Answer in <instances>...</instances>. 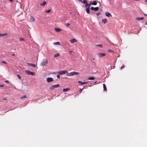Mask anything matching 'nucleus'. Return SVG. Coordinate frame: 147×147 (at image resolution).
<instances>
[{
  "instance_id": "nucleus-1",
  "label": "nucleus",
  "mask_w": 147,
  "mask_h": 147,
  "mask_svg": "<svg viewBox=\"0 0 147 147\" xmlns=\"http://www.w3.org/2000/svg\"><path fill=\"white\" fill-rule=\"evenodd\" d=\"M48 61L47 59H44L43 60L41 61L40 63V66H46L47 64L48 63Z\"/></svg>"
},
{
  "instance_id": "nucleus-2",
  "label": "nucleus",
  "mask_w": 147,
  "mask_h": 147,
  "mask_svg": "<svg viewBox=\"0 0 147 147\" xmlns=\"http://www.w3.org/2000/svg\"><path fill=\"white\" fill-rule=\"evenodd\" d=\"M79 74V73L76 72L75 71H73L70 72L69 73H68L66 74L67 76H69L74 75H78Z\"/></svg>"
},
{
  "instance_id": "nucleus-3",
  "label": "nucleus",
  "mask_w": 147,
  "mask_h": 147,
  "mask_svg": "<svg viewBox=\"0 0 147 147\" xmlns=\"http://www.w3.org/2000/svg\"><path fill=\"white\" fill-rule=\"evenodd\" d=\"M60 86V85L59 84H57V85H53L51 86L50 88V90H53L55 88H58Z\"/></svg>"
},
{
  "instance_id": "nucleus-4",
  "label": "nucleus",
  "mask_w": 147,
  "mask_h": 147,
  "mask_svg": "<svg viewBox=\"0 0 147 147\" xmlns=\"http://www.w3.org/2000/svg\"><path fill=\"white\" fill-rule=\"evenodd\" d=\"M26 73L28 75H30L34 76L35 75V73L34 72H31L29 70H26L25 71Z\"/></svg>"
},
{
  "instance_id": "nucleus-5",
  "label": "nucleus",
  "mask_w": 147,
  "mask_h": 147,
  "mask_svg": "<svg viewBox=\"0 0 147 147\" xmlns=\"http://www.w3.org/2000/svg\"><path fill=\"white\" fill-rule=\"evenodd\" d=\"M67 73V71L66 70L61 71H59L58 74L59 75H62L63 74H65Z\"/></svg>"
},
{
  "instance_id": "nucleus-6",
  "label": "nucleus",
  "mask_w": 147,
  "mask_h": 147,
  "mask_svg": "<svg viewBox=\"0 0 147 147\" xmlns=\"http://www.w3.org/2000/svg\"><path fill=\"white\" fill-rule=\"evenodd\" d=\"M47 82L49 83L53 81V78L51 77H49L47 78Z\"/></svg>"
},
{
  "instance_id": "nucleus-7",
  "label": "nucleus",
  "mask_w": 147,
  "mask_h": 147,
  "mask_svg": "<svg viewBox=\"0 0 147 147\" xmlns=\"http://www.w3.org/2000/svg\"><path fill=\"white\" fill-rule=\"evenodd\" d=\"M99 8L98 7H92L90 9L92 10H94V11H97L98 9Z\"/></svg>"
},
{
  "instance_id": "nucleus-8",
  "label": "nucleus",
  "mask_w": 147,
  "mask_h": 147,
  "mask_svg": "<svg viewBox=\"0 0 147 147\" xmlns=\"http://www.w3.org/2000/svg\"><path fill=\"white\" fill-rule=\"evenodd\" d=\"M27 64L28 66H31V67H35L36 66L35 64H33L31 63H27Z\"/></svg>"
},
{
  "instance_id": "nucleus-9",
  "label": "nucleus",
  "mask_w": 147,
  "mask_h": 147,
  "mask_svg": "<svg viewBox=\"0 0 147 147\" xmlns=\"http://www.w3.org/2000/svg\"><path fill=\"white\" fill-rule=\"evenodd\" d=\"M97 55L100 57H102L105 55V54L104 53H98Z\"/></svg>"
},
{
  "instance_id": "nucleus-10",
  "label": "nucleus",
  "mask_w": 147,
  "mask_h": 147,
  "mask_svg": "<svg viewBox=\"0 0 147 147\" xmlns=\"http://www.w3.org/2000/svg\"><path fill=\"white\" fill-rule=\"evenodd\" d=\"M30 20L31 22H34L35 21L34 18L32 16H31L30 18Z\"/></svg>"
},
{
  "instance_id": "nucleus-11",
  "label": "nucleus",
  "mask_w": 147,
  "mask_h": 147,
  "mask_svg": "<svg viewBox=\"0 0 147 147\" xmlns=\"http://www.w3.org/2000/svg\"><path fill=\"white\" fill-rule=\"evenodd\" d=\"M144 17H140V18H136V20H137L139 21V20H144Z\"/></svg>"
},
{
  "instance_id": "nucleus-12",
  "label": "nucleus",
  "mask_w": 147,
  "mask_h": 147,
  "mask_svg": "<svg viewBox=\"0 0 147 147\" xmlns=\"http://www.w3.org/2000/svg\"><path fill=\"white\" fill-rule=\"evenodd\" d=\"M105 15L109 17L112 16L111 14L109 12H106L105 13Z\"/></svg>"
},
{
  "instance_id": "nucleus-13",
  "label": "nucleus",
  "mask_w": 147,
  "mask_h": 147,
  "mask_svg": "<svg viewBox=\"0 0 147 147\" xmlns=\"http://www.w3.org/2000/svg\"><path fill=\"white\" fill-rule=\"evenodd\" d=\"M76 40L75 38H74L70 40V42L71 43H73L74 42H76Z\"/></svg>"
},
{
  "instance_id": "nucleus-14",
  "label": "nucleus",
  "mask_w": 147,
  "mask_h": 147,
  "mask_svg": "<svg viewBox=\"0 0 147 147\" xmlns=\"http://www.w3.org/2000/svg\"><path fill=\"white\" fill-rule=\"evenodd\" d=\"M78 83H80V84L81 85H82V84H87V82H82L81 81H78Z\"/></svg>"
},
{
  "instance_id": "nucleus-15",
  "label": "nucleus",
  "mask_w": 147,
  "mask_h": 147,
  "mask_svg": "<svg viewBox=\"0 0 147 147\" xmlns=\"http://www.w3.org/2000/svg\"><path fill=\"white\" fill-rule=\"evenodd\" d=\"M46 4V2L45 1H44L43 2L40 4V5L42 6H45Z\"/></svg>"
},
{
  "instance_id": "nucleus-16",
  "label": "nucleus",
  "mask_w": 147,
  "mask_h": 147,
  "mask_svg": "<svg viewBox=\"0 0 147 147\" xmlns=\"http://www.w3.org/2000/svg\"><path fill=\"white\" fill-rule=\"evenodd\" d=\"M55 31L57 32H59L61 31V29L60 28H55Z\"/></svg>"
},
{
  "instance_id": "nucleus-17",
  "label": "nucleus",
  "mask_w": 147,
  "mask_h": 147,
  "mask_svg": "<svg viewBox=\"0 0 147 147\" xmlns=\"http://www.w3.org/2000/svg\"><path fill=\"white\" fill-rule=\"evenodd\" d=\"M86 11L87 13H90L89 8L87 7L86 9Z\"/></svg>"
},
{
  "instance_id": "nucleus-18",
  "label": "nucleus",
  "mask_w": 147,
  "mask_h": 147,
  "mask_svg": "<svg viewBox=\"0 0 147 147\" xmlns=\"http://www.w3.org/2000/svg\"><path fill=\"white\" fill-rule=\"evenodd\" d=\"M53 44L54 45H60V43L59 42H54Z\"/></svg>"
},
{
  "instance_id": "nucleus-19",
  "label": "nucleus",
  "mask_w": 147,
  "mask_h": 147,
  "mask_svg": "<svg viewBox=\"0 0 147 147\" xmlns=\"http://www.w3.org/2000/svg\"><path fill=\"white\" fill-rule=\"evenodd\" d=\"M103 89L105 91H107L106 87V85L105 84H103Z\"/></svg>"
},
{
  "instance_id": "nucleus-20",
  "label": "nucleus",
  "mask_w": 147,
  "mask_h": 147,
  "mask_svg": "<svg viewBox=\"0 0 147 147\" xmlns=\"http://www.w3.org/2000/svg\"><path fill=\"white\" fill-rule=\"evenodd\" d=\"M70 90V89L69 88H65V89L64 88V89H63V91L64 92H66L67 91L69 90Z\"/></svg>"
},
{
  "instance_id": "nucleus-21",
  "label": "nucleus",
  "mask_w": 147,
  "mask_h": 147,
  "mask_svg": "<svg viewBox=\"0 0 147 147\" xmlns=\"http://www.w3.org/2000/svg\"><path fill=\"white\" fill-rule=\"evenodd\" d=\"M107 20L106 18L103 19L102 20V22L104 23H106L107 22Z\"/></svg>"
},
{
  "instance_id": "nucleus-22",
  "label": "nucleus",
  "mask_w": 147,
  "mask_h": 147,
  "mask_svg": "<svg viewBox=\"0 0 147 147\" xmlns=\"http://www.w3.org/2000/svg\"><path fill=\"white\" fill-rule=\"evenodd\" d=\"M7 35V33H4V34H3L0 33V36H5Z\"/></svg>"
},
{
  "instance_id": "nucleus-23",
  "label": "nucleus",
  "mask_w": 147,
  "mask_h": 147,
  "mask_svg": "<svg viewBox=\"0 0 147 147\" xmlns=\"http://www.w3.org/2000/svg\"><path fill=\"white\" fill-rule=\"evenodd\" d=\"M94 78L92 77H91L88 78V79L89 80H93Z\"/></svg>"
},
{
  "instance_id": "nucleus-24",
  "label": "nucleus",
  "mask_w": 147,
  "mask_h": 147,
  "mask_svg": "<svg viewBox=\"0 0 147 147\" xmlns=\"http://www.w3.org/2000/svg\"><path fill=\"white\" fill-rule=\"evenodd\" d=\"M91 4L92 5H95L97 4V2L96 1H94Z\"/></svg>"
},
{
  "instance_id": "nucleus-25",
  "label": "nucleus",
  "mask_w": 147,
  "mask_h": 147,
  "mask_svg": "<svg viewBox=\"0 0 147 147\" xmlns=\"http://www.w3.org/2000/svg\"><path fill=\"white\" fill-rule=\"evenodd\" d=\"M59 53H57L54 56L55 57H57L59 56Z\"/></svg>"
},
{
  "instance_id": "nucleus-26",
  "label": "nucleus",
  "mask_w": 147,
  "mask_h": 147,
  "mask_svg": "<svg viewBox=\"0 0 147 147\" xmlns=\"http://www.w3.org/2000/svg\"><path fill=\"white\" fill-rule=\"evenodd\" d=\"M51 11V9H48L45 11V12L47 13H50Z\"/></svg>"
},
{
  "instance_id": "nucleus-27",
  "label": "nucleus",
  "mask_w": 147,
  "mask_h": 147,
  "mask_svg": "<svg viewBox=\"0 0 147 147\" xmlns=\"http://www.w3.org/2000/svg\"><path fill=\"white\" fill-rule=\"evenodd\" d=\"M85 87H83V88L82 89H80L79 90V92H80V93H82V90L84 89V88Z\"/></svg>"
},
{
  "instance_id": "nucleus-28",
  "label": "nucleus",
  "mask_w": 147,
  "mask_h": 147,
  "mask_svg": "<svg viewBox=\"0 0 147 147\" xmlns=\"http://www.w3.org/2000/svg\"><path fill=\"white\" fill-rule=\"evenodd\" d=\"M27 98L26 96V95H24L23 96H22L21 97V99H22L23 98Z\"/></svg>"
},
{
  "instance_id": "nucleus-29",
  "label": "nucleus",
  "mask_w": 147,
  "mask_h": 147,
  "mask_svg": "<svg viewBox=\"0 0 147 147\" xmlns=\"http://www.w3.org/2000/svg\"><path fill=\"white\" fill-rule=\"evenodd\" d=\"M20 41H23L24 40V39L22 38H20Z\"/></svg>"
},
{
  "instance_id": "nucleus-30",
  "label": "nucleus",
  "mask_w": 147,
  "mask_h": 147,
  "mask_svg": "<svg viewBox=\"0 0 147 147\" xmlns=\"http://www.w3.org/2000/svg\"><path fill=\"white\" fill-rule=\"evenodd\" d=\"M108 51L109 52H112V53H114V51L113 50H111V49L109 50H108Z\"/></svg>"
},
{
  "instance_id": "nucleus-31",
  "label": "nucleus",
  "mask_w": 147,
  "mask_h": 147,
  "mask_svg": "<svg viewBox=\"0 0 147 147\" xmlns=\"http://www.w3.org/2000/svg\"><path fill=\"white\" fill-rule=\"evenodd\" d=\"M96 46L97 47H102V45H100V44L97 45Z\"/></svg>"
},
{
  "instance_id": "nucleus-32",
  "label": "nucleus",
  "mask_w": 147,
  "mask_h": 147,
  "mask_svg": "<svg viewBox=\"0 0 147 147\" xmlns=\"http://www.w3.org/2000/svg\"><path fill=\"white\" fill-rule=\"evenodd\" d=\"M17 76L18 77V78L20 79H21V77L20 76L19 74H17Z\"/></svg>"
},
{
  "instance_id": "nucleus-33",
  "label": "nucleus",
  "mask_w": 147,
  "mask_h": 147,
  "mask_svg": "<svg viewBox=\"0 0 147 147\" xmlns=\"http://www.w3.org/2000/svg\"><path fill=\"white\" fill-rule=\"evenodd\" d=\"M83 1L82 3H87V1H86V0H82Z\"/></svg>"
},
{
  "instance_id": "nucleus-34",
  "label": "nucleus",
  "mask_w": 147,
  "mask_h": 147,
  "mask_svg": "<svg viewBox=\"0 0 147 147\" xmlns=\"http://www.w3.org/2000/svg\"><path fill=\"white\" fill-rule=\"evenodd\" d=\"M86 4L85 5V7H88V4L87 3H85Z\"/></svg>"
},
{
  "instance_id": "nucleus-35",
  "label": "nucleus",
  "mask_w": 147,
  "mask_h": 147,
  "mask_svg": "<svg viewBox=\"0 0 147 147\" xmlns=\"http://www.w3.org/2000/svg\"><path fill=\"white\" fill-rule=\"evenodd\" d=\"M2 63H4L5 64H6L7 63L6 61H2Z\"/></svg>"
},
{
  "instance_id": "nucleus-36",
  "label": "nucleus",
  "mask_w": 147,
  "mask_h": 147,
  "mask_svg": "<svg viewBox=\"0 0 147 147\" xmlns=\"http://www.w3.org/2000/svg\"><path fill=\"white\" fill-rule=\"evenodd\" d=\"M124 68V65H122L120 69H123Z\"/></svg>"
},
{
  "instance_id": "nucleus-37",
  "label": "nucleus",
  "mask_w": 147,
  "mask_h": 147,
  "mask_svg": "<svg viewBox=\"0 0 147 147\" xmlns=\"http://www.w3.org/2000/svg\"><path fill=\"white\" fill-rule=\"evenodd\" d=\"M70 25L69 23H67L66 24V26L68 27Z\"/></svg>"
},
{
  "instance_id": "nucleus-38",
  "label": "nucleus",
  "mask_w": 147,
  "mask_h": 147,
  "mask_svg": "<svg viewBox=\"0 0 147 147\" xmlns=\"http://www.w3.org/2000/svg\"><path fill=\"white\" fill-rule=\"evenodd\" d=\"M100 13L99 12H98L96 13V15L97 16H98L99 15H100Z\"/></svg>"
},
{
  "instance_id": "nucleus-39",
  "label": "nucleus",
  "mask_w": 147,
  "mask_h": 147,
  "mask_svg": "<svg viewBox=\"0 0 147 147\" xmlns=\"http://www.w3.org/2000/svg\"><path fill=\"white\" fill-rule=\"evenodd\" d=\"M57 78H60V76L59 75H58L57 76Z\"/></svg>"
},
{
  "instance_id": "nucleus-40",
  "label": "nucleus",
  "mask_w": 147,
  "mask_h": 147,
  "mask_svg": "<svg viewBox=\"0 0 147 147\" xmlns=\"http://www.w3.org/2000/svg\"><path fill=\"white\" fill-rule=\"evenodd\" d=\"M91 4V3H90L89 4H88V7H87L89 8Z\"/></svg>"
},
{
  "instance_id": "nucleus-41",
  "label": "nucleus",
  "mask_w": 147,
  "mask_h": 147,
  "mask_svg": "<svg viewBox=\"0 0 147 147\" xmlns=\"http://www.w3.org/2000/svg\"><path fill=\"white\" fill-rule=\"evenodd\" d=\"M6 83H8L9 82V81L8 80H6L5 82Z\"/></svg>"
},
{
  "instance_id": "nucleus-42",
  "label": "nucleus",
  "mask_w": 147,
  "mask_h": 147,
  "mask_svg": "<svg viewBox=\"0 0 147 147\" xmlns=\"http://www.w3.org/2000/svg\"><path fill=\"white\" fill-rule=\"evenodd\" d=\"M0 86L1 87H3V85H0Z\"/></svg>"
},
{
  "instance_id": "nucleus-43",
  "label": "nucleus",
  "mask_w": 147,
  "mask_h": 147,
  "mask_svg": "<svg viewBox=\"0 0 147 147\" xmlns=\"http://www.w3.org/2000/svg\"><path fill=\"white\" fill-rule=\"evenodd\" d=\"M11 55H12V56H15V54H11Z\"/></svg>"
},
{
  "instance_id": "nucleus-44",
  "label": "nucleus",
  "mask_w": 147,
  "mask_h": 147,
  "mask_svg": "<svg viewBox=\"0 0 147 147\" xmlns=\"http://www.w3.org/2000/svg\"><path fill=\"white\" fill-rule=\"evenodd\" d=\"M3 99L4 100H7V99H6V98H3Z\"/></svg>"
},
{
  "instance_id": "nucleus-45",
  "label": "nucleus",
  "mask_w": 147,
  "mask_h": 147,
  "mask_svg": "<svg viewBox=\"0 0 147 147\" xmlns=\"http://www.w3.org/2000/svg\"><path fill=\"white\" fill-rule=\"evenodd\" d=\"M69 53H72V51H69Z\"/></svg>"
},
{
  "instance_id": "nucleus-46",
  "label": "nucleus",
  "mask_w": 147,
  "mask_h": 147,
  "mask_svg": "<svg viewBox=\"0 0 147 147\" xmlns=\"http://www.w3.org/2000/svg\"><path fill=\"white\" fill-rule=\"evenodd\" d=\"M9 0V1L11 2H12L13 1V0Z\"/></svg>"
},
{
  "instance_id": "nucleus-47",
  "label": "nucleus",
  "mask_w": 147,
  "mask_h": 147,
  "mask_svg": "<svg viewBox=\"0 0 147 147\" xmlns=\"http://www.w3.org/2000/svg\"><path fill=\"white\" fill-rule=\"evenodd\" d=\"M145 1L146 3H147V0H145Z\"/></svg>"
},
{
  "instance_id": "nucleus-48",
  "label": "nucleus",
  "mask_w": 147,
  "mask_h": 147,
  "mask_svg": "<svg viewBox=\"0 0 147 147\" xmlns=\"http://www.w3.org/2000/svg\"><path fill=\"white\" fill-rule=\"evenodd\" d=\"M78 0L80 1H82L81 0Z\"/></svg>"
},
{
  "instance_id": "nucleus-49",
  "label": "nucleus",
  "mask_w": 147,
  "mask_h": 147,
  "mask_svg": "<svg viewBox=\"0 0 147 147\" xmlns=\"http://www.w3.org/2000/svg\"><path fill=\"white\" fill-rule=\"evenodd\" d=\"M144 15H145V16H146L147 15V14H144Z\"/></svg>"
},
{
  "instance_id": "nucleus-50",
  "label": "nucleus",
  "mask_w": 147,
  "mask_h": 147,
  "mask_svg": "<svg viewBox=\"0 0 147 147\" xmlns=\"http://www.w3.org/2000/svg\"><path fill=\"white\" fill-rule=\"evenodd\" d=\"M96 82H97V81H96V82H94V83H96Z\"/></svg>"
},
{
  "instance_id": "nucleus-51",
  "label": "nucleus",
  "mask_w": 147,
  "mask_h": 147,
  "mask_svg": "<svg viewBox=\"0 0 147 147\" xmlns=\"http://www.w3.org/2000/svg\"><path fill=\"white\" fill-rule=\"evenodd\" d=\"M146 24L147 25V22L146 23Z\"/></svg>"
},
{
  "instance_id": "nucleus-52",
  "label": "nucleus",
  "mask_w": 147,
  "mask_h": 147,
  "mask_svg": "<svg viewBox=\"0 0 147 147\" xmlns=\"http://www.w3.org/2000/svg\"><path fill=\"white\" fill-rule=\"evenodd\" d=\"M92 61L93 63H95V62H94V61Z\"/></svg>"
},
{
  "instance_id": "nucleus-53",
  "label": "nucleus",
  "mask_w": 147,
  "mask_h": 147,
  "mask_svg": "<svg viewBox=\"0 0 147 147\" xmlns=\"http://www.w3.org/2000/svg\"><path fill=\"white\" fill-rule=\"evenodd\" d=\"M92 59H93V60H94V58H93Z\"/></svg>"
}]
</instances>
